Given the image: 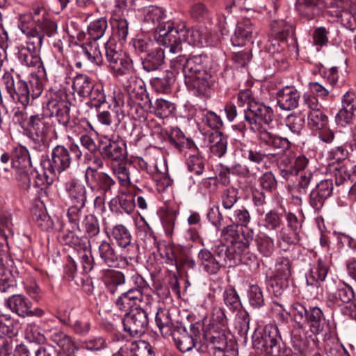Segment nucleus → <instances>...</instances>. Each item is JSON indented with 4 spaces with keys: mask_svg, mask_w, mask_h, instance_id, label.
Instances as JSON below:
<instances>
[{
    "mask_svg": "<svg viewBox=\"0 0 356 356\" xmlns=\"http://www.w3.org/2000/svg\"><path fill=\"white\" fill-rule=\"evenodd\" d=\"M41 10L37 9L33 13L20 15L17 26L26 35V45H22L18 51V59L22 65L29 67H40L41 59L39 52L41 49L44 35L54 38L57 35V24L46 18Z\"/></svg>",
    "mask_w": 356,
    "mask_h": 356,
    "instance_id": "1",
    "label": "nucleus"
},
{
    "mask_svg": "<svg viewBox=\"0 0 356 356\" xmlns=\"http://www.w3.org/2000/svg\"><path fill=\"white\" fill-rule=\"evenodd\" d=\"M172 31L171 35L176 41L174 42L173 39L170 38V42L166 44L165 47L173 54L181 50L183 41L191 45L200 47L204 44L215 45L218 40L216 32L208 27L200 26L186 29L185 23L179 20L177 21L176 26Z\"/></svg>",
    "mask_w": 356,
    "mask_h": 356,
    "instance_id": "2",
    "label": "nucleus"
},
{
    "mask_svg": "<svg viewBox=\"0 0 356 356\" xmlns=\"http://www.w3.org/2000/svg\"><path fill=\"white\" fill-rule=\"evenodd\" d=\"M234 245L228 248L227 245L220 243L212 248L213 252L207 248L201 249L197 256V262L204 272L210 275H216L222 268H230L236 266L241 261L232 254Z\"/></svg>",
    "mask_w": 356,
    "mask_h": 356,
    "instance_id": "3",
    "label": "nucleus"
},
{
    "mask_svg": "<svg viewBox=\"0 0 356 356\" xmlns=\"http://www.w3.org/2000/svg\"><path fill=\"white\" fill-rule=\"evenodd\" d=\"M143 24L147 28L155 30L154 38L159 45L166 47L170 38L176 41L172 33L176 19L168 17L165 10L157 6H149L143 9Z\"/></svg>",
    "mask_w": 356,
    "mask_h": 356,
    "instance_id": "4",
    "label": "nucleus"
},
{
    "mask_svg": "<svg viewBox=\"0 0 356 356\" xmlns=\"http://www.w3.org/2000/svg\"><path fill=\"white\" fill-rule=\"evenodd\" d=\"M81 157L82 152L78 145L70 143L68 147L58 145L52 149L50 157L42 156L40 165L58 177L71 165L78 163Z\"/></svg>",
    "mask_w": 356,
    "mask_h": 356,
    "instance_id": "5",
    "label": "nucleus"
},
{
    "mask_svg": "<svg viewBox=\"0 0 356 356\" xmlns=\"http://www.w3.org/2000/svg\"><path fill=\"white\" fill-rule=\"evenodd\" d=\"M125 88L130 97L135 102H138L139 105L145 108H152L154 113L161 118L168 117L175 110V104L164 99H157L153 104L143 87L141 81L138 80L136 76H130L125 84Z\"/></svg>",
    "mask_w": 356,
    "mask_h": 356,
    "instance_id": "6",
    "label": "nucleus"
},
{
    "mask_svg": "<svg viewBox=\"0 0 356 356\" xmlns=\"http://www.w3.org/2000/svg\"><path fill=\"white\" fill-rule=\"evenodd\" d=\"M237 104L239 106H245L243 110L244 120L249 125V129L260 122H265L270 120V115H273V110L269 106L255 101L250 90H241L237 95Z\"/></svg>",
    "mask_w": 356,
    "mask_h": 356,
    "instance_id": "7",
    "label": "nucleus"
},
{
    "mask_svg": "<svg viewBox=\"0 0 356 356\" xmlns=\"http://www.w3.org/2000/svg\"><path fill=\"white\" fill-rule=\"evenodd\" d=\"M252 338L254 348L268 355L280 356L284 353L281 336L275 325L268 324L261 329H257Z\"/></svg>",
    "mask_w": 356,
    "mask_h": 356,
    "instance_id": "8",
    "label": "nucleus"
},
{
    "mask_svg": "<svg viewBox=\"0 0 356 356\" xmlns=\"http://www.w3.org/2000/svg\"><path fill=\"white\" fill-rule=\"evenodd\" d=\"M104 50L106 62L115 76L128 74L134 70L132 60L118 46L115 40L110 38L104 44Z\"/></svg>",
    "mask_w": 356,
    "mask_h": 356,
    "instance_id": "9",
    "label": "nucleus"
},
{
    "mask_svg": "<svg viewBox=\"0 0 356 356\" xmlns=\"http://www.w3.org/2000/svg\"><path fill=\"white\" fill-rule=\"evenodd\" d=\"M104 50L106 62L115 76L128 74L134 70L132 60L118 46L115 40L110 38L104 44Z\"/></svg>",
    "mask_w": 356,
    "mask_h": 356,
    "instance_id": "10",
    "label": "nucleus"
},
{
    "mask_svg": "<svg viewBox=\"0 0 356 356\" xmlns=\"http://www.w3.org/2000/svg\"><path fill=\"white\" fill-rule=\"evenodd\" d=\"M140 286L138 288L131 289L122 293L115 301L118 309L127 311L133 307L145 308L149 307L152 302L150 295L145 293L144 289H147V283L140 277Z\"/></svg>",
    "mask_w": 356,
    "mask_h": 356,
    "instance_id": "11",
    "label": "nucleus"
},
{
    "mask_svg": "<svg viewBox=\"0 0 356 356\" xmlns=\"http://www.w3.org/2000/svg\"><path fill=\"white\" fill-rule=\"evenodd\" d=\"M90 247L97 248L101 260L108 267L124 268L128 266L131 261V257L118 254L112 244L105 239H92Z\"/></svg>",
    "mask_w": 356,
    "mask_h": 356,
    "instance_id": "12",
    "label": "nucleus"
},
{
    "mask_svg": "<svg viewBox=\"0 0 356 356\" xmlns=\"http://www.w3.org/2000/svg\"><path fill=\"white\" fill-rule=\"evenodd\" d=\"M124 332L131 337H139L145 332L149 324L147 307L131 309L122 318Z\"/></svg>",
    "mask_w": 356,
    "mask_h": 356,
    "instance_id": "13",
    "label": "nucleus"
},
{
    "mask_svg": "<svg viewBox=\"0 0 356 356\" xmlns=\"http://www.w3.org/2000/svg\"><path fill=\"white\" fill-rule=\"evenodd\" d=\"M177 348L182 353L191 350L197 343L201 336V332L197 326L191 324L189 332L178 322L176 323L175 330L170 334Z\"/></svg>",
    "mask_w": 356,
    "mask_h": 356,
    "instance_id": "14",
    "label": "nucleus"
},
{
    "mask_svg": "<svg viewBox=\"0 0 356 356\" xmlns=\"http://www.w3.org/2000/svg\"><path fill=\"white\" fill-rule=\"evenodd\" d=\"M85 179L91 193H101L104 195H112L115 187V181L107 174L98 172L88 167L85 173Z\"/></svg>",
    "mask_w": 356,
    "mask_h": 356,
    "instance_id": "15",
    "label": "nucleus"
},
{
    "mask_svg": "<svg viewBox=\"0 0 356 356\" xmlns=\"http://www.w3.org/2000/svg\"><path fill=\"white\" fill-rule=\"evenodd\" d=\"M309 163V159L303 154L289 153L282 156L278 163L280 176L287 180L300 171H304Z\"/></svg>",
    "mask_w": 356,
    "mask_h": 356,
    "instance_id": "16",
    "label": "nucleus"
},
{
    "mask_svg": "<svg viewBox=\"0 0 356 356\" xmlns=\"http://www.w3.org/2000/svg\"><path fill=\"white\" fill-rule=\"evenodd\" d=\"M70 103L61 100L56 94H50L43 105L44 115L51 118L55 116L57 121L66 128L70 124Z\"/></svg>",
    "mask_w": 356,
    "mask_h": 356,
    "instance_id": "17",
    "label": "nucleus"
},
{
    "mask_svg": "<svg viewBox=\"0 0 356 356\" xmlns=\"http://www.w3.org/2000/svg\"><path fill=\"white\" fill-rule=\"evenodd\" d=\"M273 116L274 115H270V120L265 122H260L250 130L254 133L257 135V139L266 145L280 149V151H284L291 147V143L289 140L286 138L274 135L267 129V126L272 122Z\"/></svg>",
    "mask_w": 356,
    "mask_h": 356,
    "instance_id": "18",
    "label": "nucleus"
},
{
    "mask_svg": "<svg viewBox=\"0 0 356 356\" xmlns=\"http://www.w3.org/2000/svg\"><path fill=\"white\" fill-rule=\"evenodd\" d=\"M286 220L288 227L291 229V233L288 232L285 227H282L277 233V243L284 250H286L289 245H296L300 242L299 232L302 227L301 222L293 213H287L286 214Z\"/></svg>",
    "mask_w": 356,
    "mask_h": 356,
    "instance_id": "19",
    "label": "nucleus"
},
{
    "mask_svg": "<svg viewBox=\"0 0 356 356\" xmlns=\"http://www.w3.org/2000/svg\"><path fill=\"white\" fill-rule=\"evenodd\" d=\"M99 151L105 159L121 162L126 159V143L122 139L104 137L99 142Z\"/></svg>",
    "mask_w": 356,
    "mask_h": 356,
    "instance_id": "20",
    "label": "nucleus"
},
{
    "mask_svg": "<svg viewBox=\"0 0 356 356\" xmlns=\"http://www.w3.org/2000/svg\"><path fill=\"white\" fill-rule=\"evenodd\" d=\"M238 225L233 224L228 225L222 229V233L232 238L231 245H227L228 248H232L234 245L238 246V248H234L235 251L232 252L234 256H236L242 262H245L247 254H248V248L251 238L245 236L243 232L237 229Z\"/></svg>",
    "mask_w": 356,
    "mask_h": 356,
    "instance_id": "21",
    "label": "nucleus"
},
{
    "mask_svg": "<svg viewBox=\"0 0 356 356\" xmlns=\"http://www.w3.org/2000/svg\"><path fill=\"white\" fill-rule=\"evenodd\" d=\"M333 191V183L331 179L321 180L316 184L309 194V204L315 210H320L325 201L330 197Z\"/></svg>",
    "mask_w": 356,
    "mask_h": 356,
    "instance_id": "22",
    "label": "nucleus"
},
{
    "mask_svg": "<svg viewBox=\"0 0 356 356\" xmlns=\"http://www.w3.org/2000/svg\"><path fill=\"white\" fill-rule=\"evenodd\" d=\"M258 33L257 29L250 19H243L236 24L232 42L234 46H243Z\"/></svg>",
    "mask_w": 356,
    "mask_h": 356,
    "instance_id": "23",
    "label": "nucleus"
},
{
    "mask_svg": "<svg viewBox=\"0 0 356 356\" xmlns=\"http://www.w3.org/2000/svg\"><path fill=\"white\" fill-rule=\"evenodd\" d=\"M13 313L20 317L33 316V312L31 310V302L22 294H15L9 297L5 303Z\"/></svg>",
    "mask_w": 356,
    "mask_h": 356,
    "instance_id": "24",
    "label": "nucleus"
},
{
    "mask_svg": "<svg viewBox=\"0 0 356 356\" xmlns=\"http://www.w3.org/2000/svg\"><path fill=\"white\" fill-rule=\"evenodd\" d=\"M213 77L210 72L204 75L196 76L195 78L186 81L187 88L198 96L209 95L213 83Z\"/></svg>",
    "mask_w": 356,
    "mask_h": 356,
    "instance_id": "25",
    "label": "nucleus"
},
{
    "mask_svg": "<svg viewBox=\"0 0 356 356\" xmlns=\"http://www.w3.org/2000/svg\"><path fill=\"white\" fill-rule=\"evenodd\" d=\"M305 322L309 325L312 332L316 334L323 332L329 326L323 311L318 307L308 309Z\"/></svg>",
    "mask_w": 356,
    "mask_h": 356,
    "instance_id": "26",
    "label": "nucleus"
},
{
    "mask_svg": "<svg viewBox=\"0 0 356 356\" xmlns=\"http://www.w3.org/2000/svg\"><path fill=\"white\" fill-rule=\"evenodd\" d=\"M204 60L205 58L201 55H195L187 58L184 67V82L196 76L204 75L209 72L204 65Z\"/></svg>",
    "mask_w": 356,
    "mask_h": 356,
    "instance_id": "27",
    "label": "nucleus"
},
{
    "mask_svg": "<svg viewBox=\"0 0 356 356\" xmlns=\"http://www.w3.org/2000/svg\"><path fill=\"white\" fill-rule=\"evenodd\" d=\"M299 99V92L291 87H286L277 93V104L282 110L296 108L298 106Z\"/></svg>",
    "mask_w": 356,
    "mask_h": 356,
    "instance_id": "28",
    "label": "nucleus"
},
{
    "mask_svg": "<svg viewBox=\"0 0 356 356\" xmlns=\"http://www.w3.org/2000/svg\"><path fill=\"white\" fill-rule=\"evenodd\" d=\"M323 6V0H298L297 9L301 17L309 21L321 12Z\"/></svg>",
    "mask_w": 356,
    "mask_h": 356,
    "instance_id": "29",
    "label": "nucleus"
},
{
    "mask_svg": "<svg viewBox=\"0 0 356 356\" xmlns=\"http://www.w3.org/2000/svg\"><path fill=\"white\" fill-rule=\"evenodd\" d=\"M164 50L159 47H154L142 59L143 69L150 72L156 70L164 63Z\"/></svg>",
    "mask_w": 356,
    "mask_h": 356,
    "instance_id": "30",
    "label": "nucleus"
},
{
    "mask_svg": "<svg viewBox=\"0 0 356 356\" xmlns=\"http://www.w3.org/2000/svg\"><path fill=\"white\" fill-rule=\"evenodd\" d=\"M329 269V261L326 258H319L317 265L313 267L307 277L308 285L317 286L320 282L325 280Z\"/></svg>",
    "mask_w": 356,
    "mask_h": 356,
    "instance_id": "31",
    "label": "nucleus"
},
{
    "mask_svg": "<svg viewBox=\"0 0 356 356\" xmlns=\"http://www.w3.org/2000/svg\"><path fill=\"white\" fill-rule=\"evenodd\" d=\"M91 193L88 192L83 185L72 183L70 189V199L72 204L77 205L78 207H84L88 200H92L94 197Z\"/></svg>",
    "mask_w": 356,
    "mask_h": 356,
    "instance_id": "32",
    "label": "nucleus"
},
{
    "mask_svg": "<svg viewBox=\"0 0 356 356\" xmlns=\"http://www.w3.org/2000/svg\"><path fill=\"white\" fill-rule=\"evenodd\" d=\"M111 236L115 241L117 245L122 248H127L129 251L130 248H134L131 243V235L128 229L123 225H115L111 232Z\"/></svg>",
    "mask_w": 356,
    "mask_h": 356,
    "instance_id": "33",
    "label": "nucleus"
},
{
    "mask_svg": "<svg viewBox=\"0 0 356 356\" xmlns=\"http://www.w3.org/2000/svg\"><path fill=\"white\" fill-rule=\"evenodd\" d=\"M155 321L162 335L168 337L175 330L176 324H174L170 318V312L166 309H159L155 315Z\"/></svg>",
    "mask_w": 356,
    "mask_h": 356,
    "instance_id": "34",
    "label": "nucleus"
},
{
    "mask_svg": "<svg viewBox=\"0 0 356 356\" xmlns=\"http://www.w3.org/2000/svg\"><path fill=\"white\" fill-rule=\"evenodd\" d=\"M50 340L64 352L74 353L76 346L72 337L60 330H56L50 334Z\"/></svg>",
    "mask_w": 356,
    "mask_h": 356,
    "instance_id": "35",
    "label": "nucleus"
},
{
    "mask_svg": "<svg viewBox=\"0 0 356 356\" xmlns=\"http://www.w3.org/2000/svg\"><path fill=\"white\" fill-rule=\"evenodd\" d=\"M225 305L232 313H238L242 311L243 306L240 297L236 289L229 286L227 287L222 295Z\"/></svg>",
    "mask_w": 356,
    "mask_h": 356,
    "instance_id": "36",
    "label": "nucleus"
},
{
    "mask_svg": "<svg viewBox=\"0 0 356 356\" xmlns=\"http://www.w3.org/2000/svg\"><path fill=\"white\" fill-rule=\"evenodd\" d=\"M211 143V152L218 157H222L227 152V140L222 132L214 131L208 138Z\"/></svg>",
    "mask_w": 356,
    "mask_h": 356,
    "instance_id": "37",
    "label": "nucleus"
},
{
    "mask_svg": "<svg viewBox=\"0 0 356 356\" xmlns=\"http://www.w3.org/2000/svg\"><path fill=\"white\" fill-rule=\"evenodd\" d=\"M26 128L30 129L38 138L44 140L48 134L49 126L43 117L39 115H34L30 116L27 122Z\"/></svg>",
    "mask_w": 356,
    "mask_h": 356,
    "instance_id": "38",
    "label": "nucleus"
},
{
    "mask_svg": "<svg viewBox=\"0 0 356 356\" xmlns=\"http://www.w3.org/2000/svg\"><path fill=\"white\" fill-rule=\"evenodd\" d=\"M129 356H154L152 346L143 340L125 343Z\"/></svg>",
    "mask_w": 356,
    "mask_h": 356,
    "instance_id": "39",
    "label": "nucleus"
},
{
    "mask_svg": "<svg viewBox=\"0 0 356 356\" xmlns=\"http://www.w3.org/2000/svg\"><path fill=\"white\" fill-rule=\"evenodd\" d=\"M31 153L24 146L16 147L13 152L12 163L13 167L21 170L31 165Z\"/></svg>",
    "mask_w": 356,
    "mask_h": 356,
    "instance_id": "40",
    "label": "nucleus"
},
{
    "mask_svg": "<svg viewBox=\"0 0 356 356\" xmlns=\"http://www.w3.org/2000/svg\"><path fill=\"white\" fill-rule=\"evenodd\" d=\"M175 81V75L172 72L166 71L160 76L151 79L152 88L157 92L167 93L170 90V86Z\"/></svg>",
    "mask_w": 356,
    "mask_h": 356,
    "instance_id": "41",
    "label": "nucleus"
},
{
    "mask_svg": "<svg viewBox=\"0 0 356 356\" xmlns=\"http://www.w3.org/2000/svg\"><path fill=\"white\" fill-rule=\"evenodd\" d=\"M113 38L120 42L127 40L129 33V23L127 17H115L113 16L112 22Z\"/></svg>",
    "mask_w": 356,
    "mask_h": 356,
    "instance_id": "42",
    "label": "nucleus"
},
{
    "mask_svg": "<svg viewBox=\"0 0 356 356\" xmlns=\"http://www.w3.org/2000/svg\"><path fill=\"white\" fill-rule=\"evenodd\" d=\"M42 169V172L38 171L31 172V177L33 180L31 185L35 188H40V190L45 188L47 186L51 185L57 178L50 170Z\"/></svg>",
    "mask_w": 356,
    "mask_h": 356,
    "instance_id": "43",
    "label": "nucleus"
},
{
    "mask_svg": "<svg viewBox=\"0 0 356 356\" xmlns=\"http://www.w3.org/2000/svg\"><path fill=\"white\" fill-rule=\"evenodd\" d=\"M81 49L87 59L97 65H102L104 63V58L96 42H89L81 46Z\"/></svg>",
    "mask_w": 356,
    "mask_h": 356,
    "instance_id": "44",
    "label": "nucleus"
},
{
    "mask_svg": "<svg viewBox=\"0 0 356 356\" xmlns=\"http://www.w3.org/2000/svg\"><path fill=\"white\" fill-rule=\"evenodd\" d=\"M94 86L88 75L81 74L74 78L72 88L79 96L86 97Z\"/></svg>",
    "mask_w": 356,
    "mask_h": 356,
    "instance_id": "45",
    "label": "nucleus"
},
{
    "mask_svg": "<svg viewBox=\"0 0 356 356\" xmlns=\"http://www.w3.org/2000/svg\"><path fill=\"white\" fill-rule=\"evenodd\" d=\"M257 250L265 257H270L275 250L274 240L266 234L258 235L256 238Z\"/></svg>",
    "mask_w": 356,
    "mask_h": 356,
    "instance_id": "46",
    "label": "nucleus"
},
{
    "mask_svg": "<svg viewBox=\"0 0 356 356\" xmlns=\"http://www.w3.org/2000/svg\"><path fill=\"white\" fill-rule=\"evenodd\" d=\"M292 275V262L288 257H279L275 265V277L289 282Z\"/></svg>",
    "mask_w": 356,
    "mask_h": 356,
    "instance_id": "47",
    "label": "nucleus"
},
{
    "mask_svg": "<svg viewBox=\"0 0 356 356\" xmlns=\"http://www.w3.org/2000/svg\"><path fill=\"white\" fill-rule=\"evenodd\" d=\"M83 226L86 233L88 234L89 239V245L92 244V240L98 241L101 239L99 236L100 228L97 218L93 215H88L83 220Z\"/></svg>",
    "mask_w": 356,
    "mask_h": 356,
    "instance_id": "48",
    "label": "nucleus"
},
{
    "mask_svg": "<svg viewBox=\"0 0 356 356\" xmlns=\"http://www.w3.org/2000/svg\"><path fill=\"white\" fill-rule=\"evenodd\" d=\"M307 122L311 129L318 131L327 127L328 119L324 113L318 109L309 112Z\"/></svg>",
    "mask_w": 356,
    "mask_h": 356,
    "instance_id": "49",
    "label": "nucleus"
},
{
    "mask_svg": "<svg viewBox=\"0 0 356 356\" xmlns=\"http://www.w3.org/2000/svg\"><path fill=\"white\" fill-rule=\"evenodd\" d=\"M105 279L106 289L113 294L117 291L119 286L125 283V276L123 273L114 270H108Z\"/></svg>",
    "mask_w": 356,
    "mask_h": 356,
    "instance_id": "50",
    "label": "nucleus"
},
{
    "mask_svg": "<svg viewBox=\"0 0 356 356\" xmlns=\"http://www.w3.org/2000/svg\"><path fill=\"white\" fill-rule=\"evenodd\" d=\"M107 26L108 22L105 17H100L92 21L88 26V33L90 38L96 42L104 35Z\"/></svg>",
    "mask_w": 356,
    "mask_h": 356,
    "instance_id": "51",
    "label": "nucleus"
},
{
    "mask_svg": "<svg viewBox=\"0 0 356 356\" xmlns=\"http://www.w3.org/2000/svg\"><path fill=\"white\" fill-rule=\"evenodd\" d=\"M113 172L117 176L121 185L128 186L131 184V175L135 171L131 164L119 163L113 168Z\"/></svg>",
    "mask_w": 356,
    "mask_h": 356,
    "instance_id": "52",
    "label": "nucleus"
},
{
    "mask_svg": "<svg viewBox=\"0 0 356 356\" xmlns=\"http://www.w3.org/2000/svg\"><path fill=\"white\" fill-rule=\"evenodd\" d=\"M282 222V215L274 210H271L266 213L263 220V226L266 230L277 231L282 228L280 227Z\"/></svg>",
    "mask_w": 356,
    "mask_h": 356,
    "instance_id": "53",
    "label": "nucleus"
},
{
    "mask_svg": "<svg viewBox=\"0 0 356 356\" xmlns=\"http://www.w3.org/2000/svg\"><path fill=\"white\" fill-rule=\"evenodd\" d=\"M60 241L65 245H67L77 250H84L86 248L84 240L70 230L63 233L60 236Z\"/></svg>",
    "mask_w": 356,
    "mask_h": 356,
    "instance_id": "54",
    "label": "nucleus"
},
{
    "mask_svg": "<svg viewBox=\"0 0 356 356\" xmlns=\"http://www.w3.org/2000/svg\"><path fill=\"white\" fill-rule=\"evenodd\" d=\"M135 0H115L113 16L127 17L134 11Z\"/></svg>",
    "mask_w": 356,
    "mask_h": 356,
    "instance_id": "55",
    "label": "nucleus"
},
{
    "mask_svg": "<svg viewBox=\"0 0 356 356\" xmlns=\"http://www.w3.org/2000/svg\"><path fill=\"white\" fill-rule=\"evenodd\" d=\"M289 281L272 277L268 281L267 288L275 297L281 296L289 286Z\"/></svg>",
    "mask_w": 356,
    "mask_h": 356,
    "instance_id": "56",
    "label": "nucleus"
},
{
    "mask_svg": "<svg viewBox=\"0 0 356 356\" xmlns=\"http://www.w3.org/2000/svg\"><path fill=\"white\" fill-rule=\"evenodd\" d=\"M188 170L196 175H201L204 170V161L198 154H191L186 159Z\"/></svg>",
    "mask_w": 356,
    "mask_h": 356,
    "instance_id": "57",
    "label": "nucleus"
},
{
    "mask_svg": "<svg viewBox=\"0 0 356 356\" xmlns=\"http://www.w3.org/2000/svg\"><path fill=\"white\" fill-rule=\"evenodd\" d=\"M15 326L16 323L10 315L0 313V332L1 333L9 335V338H10L17 333Z\"/></svg>",
    "mask_w": 356,
    "mask_h": 356,
    "instance_id": "58",
    "label": "nucleus"
},
{
    "mask_svg": "<svg viewBox=\"0 0 356 356\" xmlns=\"http://www.w3.org/2000/svg\"><path fill=\"white\" fill-rule=\"evenodd\" d=\"M335 303L339 302L343 303L350 302L355 297V293L353 289L347 285L343 284L341 287H339L337 291L332 294Z\"/></svg>",
    "mask_w": 356,
    "mask_h": 356,
    "instance_id": "59",
    "label": "nucleus"
},
{
    "mask_svg": "<svg viewBox=\"0 0 356 356\" xmlns=\"http://www.w3.org/2000/svg\"><path fill=\"white\" fill-rule=\"evenodd\" d=\"M249 302L254 308H260L264 304V298L261 288L257 285H251L248 291Z\"/></svg>",
    "mask_w": 356,
    "mask_h": 356,
    "instance_id": "60",
    "label": "nucleus"
},
{
    "mask_svg": "<svg viewBox=\"0 0 356 356\" xmlns=\"http://www.w3.org/2000/svg\"><path fill=\"white\" fill-rule=\"evenodd\" d=\"M261 188L266 192L272 193L277 189V181L275 175L271 172H266L259 178Z\"/></svg>",
    "mask_w": 356,
    "mask_h": 356,
    "instance_id": "61",
    "label": "nucleus"
},
{
    "mask_svg": "<svg viewBox=\"0 0 356 356\" xmlns=\"http://www.w3.org/2000/svg\"><path fill=\"white\" fill-rule=\"evenodd\" d=\"M14 276L9 270L0 266V291L6 292L16 284Z\"/></svg>",
    "mask_w": 356,
    "mask_h": 356,
    "instance_id": "62",
    "label": "nucleus"
},
{
    "mask_svg": "<svg viewBox=\"0 0 356 356\" xmlns=\"http://www.w3.org/2000/svg\"><path fill=\"white\" fill-rule=\"evenodd\" d=\"M229 218L233 223L242 227H247L251 220L249 211L244 207L236 209Z\"/></svg>",
    "mask_w": 356,
    "mask_h": 356,
    "instance_id": "63",
    "label": "nucleus"
},
{
    "mask_svg": "<svg viewBox=\"0 0 356 356\" xmlns=\"http://www.w3.org/2000/svg\"><path fill=\"white\" fill-rule=\"evenodd\" d=\"M33 218L38 226L42 230L48 231L53 227V221L44 211L36 209L33 214Z\"/></svg>",
    "mask_w": 356,
    "mask_h": 356,
    "instance_id": "64",
    "label": "nucleus"
}]
</instances>
